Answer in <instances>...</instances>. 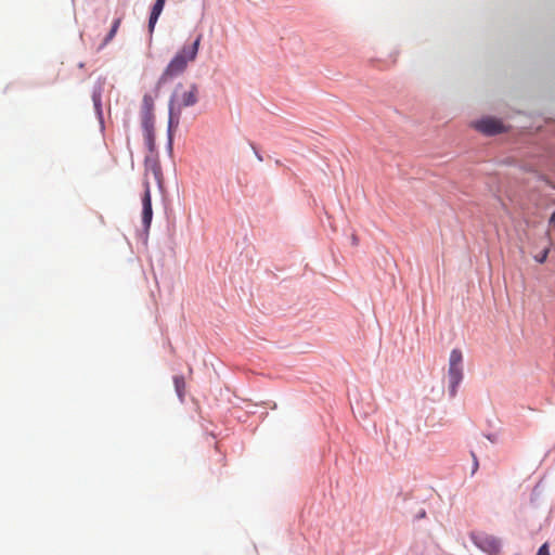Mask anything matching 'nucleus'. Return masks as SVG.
I'll return each instance as SVG.
<instances>
[{
	"label": "nucleus",
	"instance_id": "obj_5",
	"mask_svg": "<svg viewBox=\"0 0 555 555\" xmlns=\"http://www.w3.org/2000/svg\"><path fill=\"white\" fill-rule=\"evenodd\" d=\"M472 539L476 546L489 555H498L501 550L500 540L493 535L487 533L473 534Z\"/></svg>",
	"mask_w": 555,
	"mask_h": 555
},
{
	"label": "nucleus",
	"instance_id": "obj_14",
	"mask_svg": "<svg viewBox=\"0 0 555 555\" xmlns=\"http://www.w3.org/2000/svg\"><path fill=\"white\" fill-rule=\"evenodd\" d=\"M548 249H544L541 255L535 256V260L540 263H543L547 258Z\"/></svg>",
	"mask_w": 555,
	"mask_h": 555
},
{
	"label": "nucleus",
	"instance_id": "obj_6",
	"mask_svg": "<svg viewBox=\"0 0 555 555\" xmlns=\"http://www.w3.org/2000/svg\"><path fill=\"white\" fill-rule=\"evenodd\" d=\"M474 127L488 135L501 133L504 130L503 124L494 118H483L474 124Z\"/></svg>",
	"mask_w": 555,
	"mask_h": 555
},
{
	"label": "nucleus",
	"instance_id": "obj_8",
	"mask_svg": "<svg viewBox=\"0 0 555 555\" xmlns=\"http://www.w3.org/2000/svg\"><path fill=\"white\" fill-rule=\"evenodd\" d=\"M144 141H145V145H146L147 150L151 153V155H149L147 157H155L158 159L157 154H155L156 144H155L154 131L144 132Z\"/></svg>",
	"mask_w": 555,
	"mask_h": 555
},
{
	"label": "nucleus",
	"instance_id": "obj_1",
	"mask_svg": "<svg viewBox=\"0 0 555 555\" xmlns=\"http://www.w3.org/2000/svg\"><path fill=\"white\" fill-rule=\"evenodd\" d=\"M149 175L154 177L155 182L158 186L163 184V172L159 160L155 157H145L144 160V193L142 196V223L144 229L147 231L151 227L153 218L152 198H151V184L149 181Z\"/></svg>",
	"mask_w": 555,
	"mask_h": 555
},
{
	"label": "nucleus",
	"instance_id": "obj_12",
	"mask_svg": "<svg viewBox=\"0 0 555 555\" xmlns=\"http://www.w3.org/2000/svg\"><path fill=\"white\" fill-rule=\"evenodd\" d=\"M153 106H154V102H153L152 96L149 94H145L143 96V101H142L143 114H147V115L153 114L152 113Z\"/></svg>",
	"mask_w": 555,
	"mask_h": 555
},
{
	"label": "nucleus",
	"instance_id": "obj_4",
	"mask_svg": "<svg viewBox=\"0 0 555 555\" xmlns=\"http://www.w3.org/2000/svg\"><path fill=\"white\" fill-rule=\"evenodd\" d=\"M463 376V353L460 349H453L450 352L448 369L449 392L451 397H455Z\"/></svg>",
	"mask_w": 555,
	"mask_h": 555
},
{
	"label": "nucleus",
	"instance_id": "obj_11",
	"mask_svg": "<svg viewBox=\"0 0 555 555\" xmlns=\"http://www.w3.org/2000/svg\"><path fill=\"white\" fill-rule=\"evenodd\" d=\"M120 23H121L120 18H117L114 21L113 26H112L109 33L107 34V36L105 37L102 46H106L115 37V35L120 26Z\"/></svg>",
	"mask_w": 555,
	"mask_h": 555
},
{
	"label": "nucleus",
	"instance_id": "obj_13",
	"mask_svg": "<svg viewBox=\"0 0 555 555\" xmlns=\"http://www.w3.org/2000/svg\"><path fill=\"white\" fill-rule=\"evenodd\" d=\"M470 455H472V459H473V469H472V475L476 474V472L478 470L479 468V462H478V459H477V455L475 454V452H470Z\"/></svg>",
	"mask_w": 555,
	"mask_h": 555
},
{
	"label": "nucleus",
	"instance_id": "obj_3",
	"mask_svg": "<svg viewBox=\"0 0 555 555\" xmlns=\"http://www.w3.org/2000/svg\"><path fill=\"white\" fill-rule=\"evenodd\" d=\"M197 102V87L192 85L189 90L176 91L169 102V128L179 124L184 107L193 106Z\"/></svg>",
	"mask_w": 555,
	"mask_h": 555
},
{
	"label": "nucleus",
	"instance_id": "obj_17",
	"mask_svg": "<svg viewBox=\"0 0 555 555\" xmlns=\"http://www.w3.org/2000/svg\"><path fill=\"white\" fill-rule=\"evenodd\" d=\"M420 517H425V512L420 513Z\"/></svg>",
	"mask_w": 555,
	"mask_h": 555
},
{
	"label": "nucleus",
	"instance_id": "obj_15",
	"mask_svg": "<svg viewBox=\"0 0 555 555\" xmlns=\"http://www.w3.org/2000/svg\"><path fill=\"white\" fill-rule=\"evenodd\" d=\"M537 555H550L548 544L544 543L539 550Z\"/></svg>",
	"mask_w": 555,
	"mask_h": 555
},
{
	"label": "nucleus",
	"instance_id": "obj_10",
	"mask_svg": "<svg viewBox=\"0 0 555 555\" xmlns=\"http://www.w3.org/2000/svg\"><path fill=\"white\" fill-rule=\"evenodd\" d=\"M153 119H154L153 114H151V115L143 114L142 128H143L144 132L154 131V120Z\"/></svg>",
	"mask_w": 555,
	"mask_h": 555
},
{
	"label": "nucleus",
	"instance_id": "obj_9",
	"mask_svg": "<svg viewBox=\"0 0 555 555\" xmlns=\"http://www.w3.org/2000/svg\"><path fill=\"white\" fill-rule=\"evenodd\" d=\"M175 388L178 397L182 400L184 396L185 382L183 376H175L173 378Z\"/></svg>",
	"mask_w": 555,
	"mask_h": 555
},
{
	"label": "nucleus",
	"instance_id": "obj_7",
	"mask_svg": "<svg viewBox=\"0 0 555 555\" xmlns=\"http://www.w3.org/2000/svg\"><path fill=\"white\" fill-rule=\"evenodd\" d=\"M165 2H166V0H156V2L154 3V5L152 8L151 15H150V20H149V30H150V33H153L154 27H155V25L157 23V20H158L159 15L162 14V11L164 9Z\"/></svg>",
	"mask_w": 555,
	"mask_h": 555
},
{
	"label": "nucleus",
	"instance_id": "obj_2",
	"mask_svg": "<svg viewBox=\"0 0 555 555\" xmlns=\"http://www.w3.org/2000/svg\"><path fill=\"white\" fill-rule=\"evenodd\" d=\"M202 36H198L191 46H184L169 62L164 70L160 82H166L169 78L182 74L188 64L196 59Z\"/></svg>",
	"mask_w": 555,
	"mask_h": 555
},
{
	"label": "nucleus",
	"instance_id": "obj_16",
	"mask_svg": "<svg viewBox=\"0 0 555 555\" xmlns=\"http://www.w3.org/2000/svg\"><path fill=\"white\" fill-rule=\"evenodd\" d=\"M551 223H554L555 224V214L551 217Z\"/></svg>",
	"mask_w": 555,
	"mask_h": 555
}]
</instances>
